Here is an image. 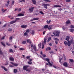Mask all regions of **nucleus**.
Returning <instances> with one entry per match:
<instances>
[{"label":"nucleus","mask_w":74,"mask_h":74,"mask_svg":"<svg viewBox=\"0 0 74 74\" xmlns=\"http://www.w3.org/2000/svg\"><path fill=\"white\" fill-rule=\"evenodd\" d=\"M34 45L32 44L31 45V48H32V47H33V49H30V47H29V48L30 49V51H32V52H34V51H33V49H34L35 51H38V50L36 48V46L34 45Z\"/></svg>","instance_id":"nucleus-1"},{"label":"nucleus","mask_w":74,"mask_h":74,"mask_svg":"<svg viewBox=\"0 0 74 74\" xmlns=\"http://www.w3.org/2000/svg\"><path fill=\"white\" fill-rule=\"evenodd\" d=\"M40 58H42V59H43V60H46V61H47V62H48V63L49 65H50V66H52V64H53V62H52L51 64V62H49V59L47 58H43L41 56H40Z\"/></svg>","instance_id":"nucleus-2"},{"label":"nucleus","mask_w":74,"mask_h":74,"mask_svg":"<svg viewBox=\"0 0 74 74\" xmlns=\"http://www.w3.org/2000/svg\"><path fill=\"white\" fill-rule=\"evenodd\" d=\"M47 43V38H44V41H42V48L43 49L44 48V45H45Z\"/></svg>","instance_id":"nucleus-3"},{"label":"nucleus","mask_w":74,"mask_h":74,"mask_svg":"<svg viewBox=\"0 0 74 74\" xmlns=\"http://www.w3.org/2000/svg\"><path fill=\"white\" fill-rule=\"evenodd\" d=\"M53 34L54 35V36H59L60 34V31H56L55 32H53Z\"/></svg>","instance_id":"nucleus-4"},{"label":"nucleus","mask_w":74,"mask_h":74,"mask_svg":"<svg viewBox=\"0 0 74 74\" xmlns=\"http://www.w3.org/2000/svg\"><path fill=\"white\" fill-rule=\"evenodd\" d=\"M42 6H43L45 8H46V9H48L47 6H49V4L47 3L42 4Z\"/></svg>","instance_id":"nucleus-5"},{"label":"nucleus","mask_w":74,"mask_h":74,"mask_svg":"<svg viewBox=\"0 0 74 74\" xmlns=\"http://www.w3.org/2000/svg\"><path fill=\"white\" fill-rule=\"evenodd\" d=\"M62 64L63 66H65V67H68V66H69V64L66 62H64Z\"/></svg>","instance_id":"nucleus-6"},{"label":"nucleus","mask_w":74,"mask_h":74,"mask_svg":"<svg viewBox=\"0 0 74 74\" xmlns=\"http://www.w3.org/2000/svg\"><path fill=\"white\" fill-rule=\"evenodd\" d=\"M29 66L27 65H25L23 67V69L24 70H26L27 69V67H29Z\"/></svg>","instance_id":"nucleus-7"},{"label":"nucleus","mask_w":74,"mask_h":74,"mask_svg":"<svg viewBox=\"0 0 74 74\" xmlns=\"http://www.w3.org/2000/svg\"><path fill=\"white\" fill-rule=\"evenodd\" d=\"M34 8L33 7H31L29 8V10L30 12H33V9Z\"/></svg>","instance_id":"nucleus-8"},{"label":"nucleus","mask_w":74,"mask_h":74,"mask_svg":"<svg viewBox=\"0 0 74 74\" xmlns=\"http://www.w3.org/2000/svg\"><path fill=\"white\" fill-rule=\"evenodd\" d=\"M21 28H23V29H26V27H27V25H22L21 26Z\"/></svg>","instance_id":"nucleus-9"},{"label":"nucleus","mask_w":74,"mask_h":74,"mask_svg":"<svg viewBox=\"0 0 74 74\" xmlns=\"http://www.w3.org/2000/svg\"><path fill=\"white\" fill-rule=\"evenodd\" d=\"M40 55H42V56L44 58L46 57V55L45 54H43L42 53V51H41L40 52Z\"/></svg>","instance_id":"nucleus-10"},{"label":"nucleus","mask_w":74,"mask_h":74,"mask_svg":"<svg viewBox=\"0 0 74 74\" xmlns=\"http://www.w3.org/2000/svg\"><path fill=\"white\" fill-rule=\"evenodd\" d=\"M18 16H24V14H22L20 13L18 14Z\"/></svg>","instance_id":"nucleus-11"},{"label":"nucleus","mask_w":74,"mask_h":74,"mask_svg":"<svg viewBox=\"0 0 74 74\" xmlns=\"http://www.w3.org/2000/svg\"><path fill=\"white\" fill-rule=\"evenodd\" d=\"M10 60H11V61H14V58L12 57H11L10 58Z\"/></svg>","instance_id":"nucleus-12"},{"label":"nucleus","mask_w":74,"mask_h":74,"mask_svg":"<svg viewBox=\"0 0 74 74\" xmlns=\"http://www.w3.org/2000/svg\"><path fill=\"white\" fill-rule=\"evenodd\" d=\"M27 42H28L30 44H32V42H31V41L30 40V39H27Z\"/></svg>","instance_id":"nucleus-13"},{"label":"nucleus","mask_w":74,"mask_h":74,"mask_svg":"<svg viewBox=\"0 0 74 74\" xmlns=\"http://www.w3.org/2000/svg\"><path fill=\"white\" fill-rule=\"evenodd\" d=\"M53 6L54 7H59L60 8H61V6L60 5H54Z\"/></svg>","instance_id":"nucleus-14"},{"label":"nucleus","mask_w":74,"mask_h":74,"mask_svg":"<svg viewBox=\"0 0 74 74\" xmlns=\"http://www.w3.org/2000/svg\"><path fill=\"white\" fill-rule=\"evenodd\" d=\"M66 38H66L65 40H67V41H68V42L70 41V40H69V37L68 36H66Z\"/></svg>","instance_id":"nucleus-15"},{"label":"nucleus","mask_w":74,"mask_h":74,"mask_svg":"<svg viewBox=\"0 0 74 74\" xmlns=\"http://www.w3.org/2000/svg\"><path fill=\"white\" fill-rule=\"evenodd\" d=\"M16 22L15 21H12L10 22V24H13V23H15Z\"/></svg>","instance_id":"nucleus-16"},{"label":"nucleus","mask_w":74,"mask_h":74,"mask_svg":"<svg viewBox=\"0 0 74 74\" xmlns=\"http://www.w3.org/2000/svg\"><path fill=\"white\" fill-rule=\"evenodd\" d=\"M2 68H3V69H4V70H5V71H7V69L6 68H5V67H3V66H2Z\"/></svg>","instance_id":"nucleus-17"},{"label":"nucleus","mask_w":74,"mask_h":74,"mask_svg":"<svg viewBox=\"0 0 74 74\" xmlns=\"http://www.w3.org/2000/svg\"><path fill=\"white\" fill-rule=\"evenodd\" d=\"M32 2L34 4H36V0H32Z\"/></svg>","instance_id":"nucleus-18"},{"label":"nucleus","mask_w":74,"mask_h":74,"mask_svg":"<svg viewBox=\"0 0 74 74\" xmlns=\"http://www.w3.org/2000/svg\"><path fill=\"white\" fill-rule=\"evenodd\" d=\"M10 41L11 42L12 41V36H10L9 38Z\"/></svg>","instance_id":"nucleus-19"},{"label":"nucleus","mask_w":74,"mask_h":74,"mask_svg":"<svg viewBox=\"0 0 74 74\" xmlns=\"http://www.w3.org/2000/svg\"><path fill=\"white\" fill-rule=\"evenodd\" d=\"M51 40V37H50L48 38V40L47 41V42H48L49 41H50Z\"/></svg>","instance_id":"nucleus-20"},{"label":"nucleus","mask_w":74,"mask_h":74,"mask_svg":"<svg viewBox=\"0 0 74 74\" xmlns=\"http://www.w3.org/2000/svg\"><path fill=\"white\" fill-rule=\"evenodd\" d=\"M14 73H17V69H14Z\"/></svg>","instance_id":"nucleus-21"},{"label":"nucleus","mask_w":74,"mask_h":74,"mask_svg":"<svg viewBox=\"0 0 74 74\" xmlns=\"http://www.w3.org/2000/svg\"><path fill=\"white\" fill-rule=\"evenodd\" d=\"M48 27V25H45L44 26V29H47Z\"/></svg>","instance_id":"nucleus-22"},{"label":"nucleus","mask_w":74,"mask_h":74,"mask_svg":"<svg viewBox=\"0 0 74 74\" xmlns=\"http://www.w3.org/2000/svg\"><path fill=\"white\" fill-rule=\"evenodd\" d=\"M46 50V51H50L51 50V48L48 47L47 48Z\"/></svg>","instance_id":"nucleus-23"},{"label":"nucleus","mask_w":74,"mask_h":74,"mask_svg":"<svg viewBox=\"0 0 74 74\" xmlns=\"http://www.w3.org/2000/svg\"><path fill=\"white\" fill-rule=\"evenodd\" d=\"M67 44L68 46H70V45H71V44L70 43V41L69 42H68Z\"/></svg>","instance_id":"nucleus-24"},{"label":"nucleus","mask_w":74,"mask_h":74,"mask_svg":"<svg viewBox=\"0 0 74 74\" xmlns=\"http://www.w3.org/2000/svg\"><path fill=\"white\" fill-rule=\"evenodd\" d=\"M66 24H67L68 25H69V24H70V21H68L66 22Z\"/></svg>","instance_id":"nucleus-25"},{"label":"nucleus","mask_w":74,"mask_h":74,"mask_svg":"<svg viewBox=\"0 0 74 74\" xmlns=\"http://www.w3.org/2000/svg\"><path fill=\"white\" fill-rule=\"evenodd\" d=\"M24 36H28V34H27V32H25L24 34Z\"/></svg>","instance_id":"nucleus-26"},{"label":"nucleus","mask_w":74,"mask_h":74,"mask_svg":"<svg viewBox=\"0 0 74 74\" xmlns=\"http://www.w3.org/2000/svg\"><path fill=\"white\" fill-rule=\"evenodd\" d=\"M20 18H16L15 20V21L16 22L17 21H18V20H19Z\"/></svg>","instance_id":"nucleus-27"},{"label":"nucleus","mask_w":74,"mask_h":74,"mask_svg":"<svg viewBox=\"0 0 74 74\" xmlns=\"http://www.w3.org/2000/svg\"><path fill=\"white\" fill-rule=\"evenodd\" d=\"M31 34H32V35H34V30L32 31Z\"/></svg>","instance_id":"nucleus-28"},{"label":"nucleus","mask_w":74,"mask_h":74,"mask_svg":"<svg viewBox=\"0 0 74 74\" xmlns=\"http://www.w3.org/2000/svg\"><path fill=\"white\" fill-rule=\"evenodd\" d=\"M69 27H71V28H74V25H70L69 26Z\"/></svg>","instance_id":"nucleus-29"},{"label":"nucleus","mask_w":74,"mask_h":74,"mask_svg":"<svg viewBox=\"0 0 74 74\" xmlns=\"http://www.w3.org/2000/svg\"><path fill=\"white\" fill-rule=\"evenodd\" d=\"M52 27V26L51 25H49L48 27V29L49 30H50V29H51V27Z\"/></svg>","instance_id":"nucleus-30"},{"label":"nucleus","mask_w":74,"mask_h":74,"mask_svg":"<svg viewBox=\"0 0 74 74\" xmlns=\"http://www.w3.org/2000/svg\"><path fill=\"white\" fill-rule=\"evenodd\" d=\"M54 39L56 41H59V39L57 38H54Z\"/></svg>","instance_id":"nucleus-31"},{"label":"nucleus","mask_w":74,"mask_h":74,"mask_svg":"<svg viewBox=\"0 0 74 74\" xmlns=\"http://www.w3.org/2000/svg\"><path fill=\"white\" fill-rule=\"evenodd\" d=\"M39 13H40L41 14H42V15H44V13H43V12H42V11H40L39 12Z\"/></svg>","instance_id":"nucleus-32"},{"label":"nucleus","mask_w":74,"mask_h":74,"mask_svg":"<svg viewBox=\"0 0 74 74\" xmlns=\"http://www.w3.org/2000/svg\"><path fill=\"white\" fill-rule=\"evenodd\" d=\"M43 1L46 2H51V1H49V0H43Z\"/></svg>","instance_id":"nucleus-33"},{"label":"nucleus","mask_w":74,"mask_h":74,"mask_svg":"<svg viewBox=\"0 0 74 74\" xmlns=\"http://www.w3.org/2000/svg\"><path fill=\"white\" fill-rule=\"evenodd\" d=\"M12 30V29L11 28H9L8 30L9 32H11Z\"/></svg>","instance_id":"nucleus-34"},{"label":"nucleus","mask_w":74,"mask_h":74,"mask_svg":"<svg viewBox=\"0 0 74 74\" xmlns=\"http://www.w3.org/2000/svg\"><path fill=\"white\" fill-rule=\"evenodd\" d=\"M69 60L70 62H71L72 63H73L74 62V61H73V59H69Z\"/></svg>","instance_id":"nucleus-35"},{"label":"nucleus","mask_w":74,"mask_h":74,"mask_svg":"<svg viewBox=\"0 0 74 74\" xmlns=\"http://www.w3.org/2000/svg\"><path fill=\"white\" fill-rule=\"evenodd\" d=\"M30 56H27L26 58H27V59H30Z\"/></svg>","instance_id":"nucleus-36"},{"label":"nucleus","mask_w":74,"mask_h":74,"mask_svg":"<svg viewBox=\"0 0 74 74\" xmlns=\"http://www.w3.org/2000/svg\"><path fill=\"white\" fill-rule=\"evenodd\" d=\"M10 52H14V50H12V49H10L9 50Z\"/></svg>","instance_id":"nucleus-37"},{"label":"nucleus","mask_w":74,"mask_h":74,"mask_svg":"<svg viewBox=\"0 0 74 74\" xmlns=\"http://www.w3.org/2000/svg\"><path fill=\"white\" fill-rule=\"evenodd\" d=\"M38 19H39V18H34V21H36V20H38Z\"/></svg>","instance_id":"nucleus-38"},{"label":"nucleus","mask_w":74,"mask_h":74,"mask_svg":"<svg viewBox=\"0 0 74 74\" xmlns=\"http://www.w3.org/2000/svg\"><path fill=\"white\" fill-rule=\"evenodd\" d=\"M70 31L71 32H73L74 31V29H70Z\"/></svg>","instance_id":"nucleus-39"},{"label":"nucleus","mask_w":74,"mask_h":74,"mask_svg":"<svg viewBox=\"0 0 74 74\" xmlns=\"http://www.w3.org/2000/svg\"><path fill=\"white\" fill-rule=\"evenodd\" d=\"M29 29L26 30V32L29 33Z\"/></svg>","instance_id":"nucleus-40"},{"label":"nucleus","mask_w":74,"mask_h":74,"mask_svg":"<svg viewBox=\"0 0 74 74\" xmlns=\"http://www.w3.org/2000/svg\"><path fill=\"white\" fill-rule=\"evenodd\" d=\"M18 64H17L14 63V66H16V67H17V66H18Z\"/></svg>","instance_id":"nucleus-41"},{"label":"nucleus","mask_w":74,"mask_h":74,"mask_svg":"<svg viewBox=\"0 0 74 74\" xmlns=\"http://www.w3.org/2000/svg\"><path fill=\"white\" fill-rule=\"evenodd\" d=\"M28 64H32V62L31 61H29L28 62Z\"/></svg>","instance_id":"nucleus-42"},{"label":"nucleus","mask_w":74,"mask_h":74,"mask_svg":"<svg viewBox=\"0 0 74 74\" xmlns=\"http://www.w3.org/2000/svg\"><path fill=\"white\" fill-rule=\"evenodd\" d=\"M1 44L3 45V46H4V47H5V45L4 43H3V42H1Z\"/></svg>","instance_id":"nucleus-43"},{"label":"nucleus","mask_w":74,"mask_h":74,"mask_svg":"<svg viewBox=\"0 0 74 74\" xmlns=\"http://www.w3.org/2000/svg\"><path fill=\"white\" fill-rule=\"evenodd\" d=\"M66 2H71V0H66Z\"/></svg>","instance_id":"nucleus-44"},{"label":"nucleus","mask_w":74,"mask_h":74,"mask_svg":"<svg viewBox=\"0 0 74 74\" xmlns=\"http://www.w3.org/2000/svg\"><path fill=\"white\" fill-rule=\"evenodd\" d=\"M64 44H65L66 46H67V42H66V41H65L64 42Z\"/></svg>","instance_id":"nucleus-45"},{"label":"nucleus","mask_w":74,"mask_h":74,"mask_svg":"<svg viewBox=\"0 0 74 74\" xmlns=\"http://www.w3.org/2000/svg\"><path fill=\"white\" fill-rule=\"evenodd\" d=\"M20 50H25V49L23 48H20Z\"/></svg>","instance_id":"nucleus-46"},{"label":"nucleus","mask_w":74,"mask_h":74,"mask_svg":"<svg viewBox=\"0 0 74 74\" xmlns=\"http://www.w3.org/2000/svg\"><path fill=\"white\" fill-rule=\"evenodd\" d=\"M0 54L3 55V52H2V51H1V50H0Z\"/></svg>","instance_id":"nucleus-47"},{"label":"nucleus","mask_w":74,"mask_h":74,"mask_svg":"<svg viewBox=\"0 0 74 74\" xmlns=\"http://www.w3.org/2000/svg\"><path fill=\"white\" fill-rule=\"evenodd\" d=\"M26 71H29V72H30V69H27L26 70Z\"/></svg>","instance_id":"nucleus-48"},{"label":"nucleus","mask_w":74,"mask_h":74,"mask_svg":"<svg viewBox=\"0 0 74 74\" xmlns=\"http://www.w3.org/2000/svg\"><path fill=\"white\" fill-rule=\"evenodd\" d=\"M30 62H32L33 60V59H30L29 60H28Z\"/></svg>","instance_id":"nucleus-49"},{"label":"nucleus","mask_w":74,"mask_h":74,"mask_svg":"<svg viewBox=\"0 0 74 74\" xmlns=\"http://www.w3.org/2000/svg\"><path fill=\"white\" fill-rule=\"evenodd\" d=\"M4 38H5V36H4L3 37H2L1 40H3L4 39Z\"/></svg>","instance_id":"nucleus-50"},{"label":"nucleus","mask_w":74,"mask_h":74,"mask_svg":"<svg viewBox=\"0 0 74 74\" xmlns=\"http://www.w3.org/2000/svg\"><path fill=\"white\" fill-rule=\"evenodd\" d=\"M26 43V41H23L22 42V44H25Z\"/></svg>","instance_id":"nucleus-51"},{"label":"nucleus","mask_w":74,"mask_h":74,"mask_svg":"<svg viewBox=\"0 0 74 74\" xmlns=\"http://www.w3.org/2000/svg\"><path fill=\"white\" fill-rule=\"evenodd\" d=\"M58 10H59V11H60H60H61L62 10V8H59V9H58Z\"/></svg>","instance_id":"nucleus-52"},{"label":"nucleus","mask_w":74,"mask_h":74,"mask_svg":"<svg viewBox=\"0 0 74 74\" xmlns=\"http://www.w3.org/2000/svg\"><path fill=\"white\" fill-rule=\"evenodd\" d=\"M34 21V18L30 20V21Z\"/></svg>","instance_id":"nucleus-53"},{"label":"nucleus","mask_w":74,"mask_h":74,"mask_svg":"<svg viewBox=\"0 0 74 74\" xmlns=\"http://www.w3.org/2000/svg\"><path fill=\"white\" fill-rule=\"evenodd\" d=\"M6 45H8V46H10V44L8 43H6Z\"/></svg>","instance_id":"nucleus-54"},{"label":"nucleus","mask_w":74,"mask_h":74,"mask_svg":"<svg viewBox=\"0 0 74 74\" xmlns=\"http://www.w3.org/2000/svg\"><path fill=\"white\" fill-rule=\"evenodd\" d=\"M53 66V67H54V68H55V69H56V68H57V67L56 66H55L54 65Z\"/></svg>","instance_id":"nucleus-55"},{"label":"nucleus","mask_w":74,"mask_h":74,"mask_svg":"<svg viewBox=\"0 0 74 74\" xmlns=\"http://www.w3.org/2000/svg\"><path fill=\"white\" fill-rule=\"evenodd\" d=\"M53 66V67H54V68H55V69H56V68H57V67L56 66H55L54 65Z\"/></svg>","instance_id":"nucleus-56"},{"label":"nucleus","mask_w":74,"mask_h":74,"mask_svg":"<svg viewBox=\"0 0 74 74\" xmlns=\"http://www.w3.org/2000/svg\"><path fill=\"white\" fill-rule=\"evenodd\" d=\"M21 11V8H19L18 9V11H19V12L20 11Z\"/></svg>","instance_id":"nucleus-57"},{"label":"nucleus","mask_w":74,"mask_h":74,"mask_svg":"<svg viewBox=\"0 0 74 74\" xmlns=\"http://www.w3.org/2000/svg\"><path fill=\"white\" fill-rule=\"evenodd\" d=\"M7 3L8 4H10V1L9 0H8L7 2Z\"/></svg>","instance_id":"nucleus-58"},{"label":"nucleus","mask_w":74,"mask_h":74,"mask_svg":"<svg viewBox=\"0 0 74 74\" xmlns=\"http://www.w3.org/2000/svg\"><path fill=\"white\" fill-rule=\"evenodd\" d=\"M70 42L71 43V44L72 43H73V40H71V41H70Z\"/></svg>","instance_id":"nucleus-59"},{"label":"nucleus","mask_w":74,"mask_h":74,"mask_svg":"<svg viewBox=\"0 0 74 74\" xmlns=\"http://www.w3.org/2000/svg\"><path fill=\"white\" fill-rule=\"evenodd\" d=\"M7 26V24H5L3 26V27H5Z\"/></svg>","instance_id":"nucleus-60"},{"label":"nucleus","mask_w":74,"mask_h":74,"mask_svg":"<svg viewBox=\"0 0 74 74\" xmlns=\"http://www.w3.org/2000/svg\"><path fill=\"white\" fill-rule=\"evenodd\" d=\"M7 10V9H5V10H4L3 12H5Z\"/></svg>","instance_id":"nucleus-61"},{"label":"nucleus","mask_w":74,"mask_h":74,"mask_svg":"<svg viewBox=\"0 0 74 74\" xmlns=\"http://www.w3.org/2000/svg\"><path fill=\"white\" fill-rule=\"evenodd\" d=\"M55 43L56 44H58V42H57V41H56L55 42Z\"/></svg>","instance_id":"nucleus-62"},{"label":"nucleus","mask_w":74,"mask_h":74,"mask_svg":"<svg viewBox=\"0 0 74 74\" xmlns=\"http://www.w3.org/2000/svg\"><path fill=\"white\" fill-rule=\"evenodd\" d=\"M5 6H6V7H8V4H6Z\"/></svg>","instance_id":"nucleus-63"},{"label":"nucleus","mask_w":74,"mask_h":74,"mask_svg":"<svg viewBox=\"0 0 74 74\" xmlns=\"http://www.w3.org/2000/svg\"><path fill=\"white\" fill-rule=\"evenodd\" d=\"M14 47L15 48H17V46H16V45H14Z\"/></svg>","instance_id":"nucleus-64"}]
</instances>
